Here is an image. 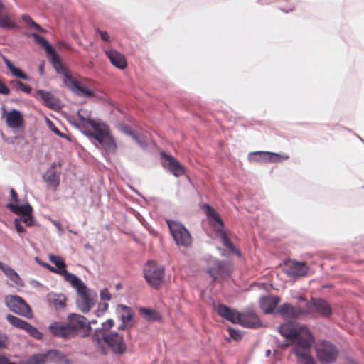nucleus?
I'll return each instance as SVG.
<instances>
[{
  "instance_id": "nucleus-6",
  "label": "nucleus",
  "mask_w": 364,
  "mask_h": 364,
  "mask_svg": "<svg viewBox=\"0 0 364 364\" xmlns=\"http://www.w3.org/2000/svg\"><path fill=\"white\" fill-rule=\"evenodd\" d=\"M92 341L98 346L107 344L115 354L122 355L127 351V344L124 338L117 332L96 331L92 336Z\"/></svg>"
},
{
  "instance_id": "nucleus-36",
  "label": "nucleus",
  "mask_w": 364,
  "mask_h": 364,
  "mask_svg": "<svg viewBox=\"0 0 364 364\" xmlns=\"http://www.w3.org/2000/svg\"><path fill=\"white\" fill-rule=\"evenodd\" d=\"M127 133L129 134L135 141V142L137 143L140 146L145 147L146 146V140L143 137L134 134L132 131H127Z\"/></svg>"
},
{
  "instance_id": "nucleus-48",
  "label": "nucleus",
  "mask_w": 364,
  "mask_h": 364,
  "mask_svg": "<svg viewBox=\"0 0 364 364\" xmlns=\"http://www.w3.org/2000/svg\"><path fill=\"white\" fill-rule=\"evenodd\" d=\"M36 262L41 265L43 267H45L47 269H48L50 272H51V269H52V266L50 265L49 264L45 262H43L41 261V259H39L38 257L36 258Z\"/></svg>"
},
{
  "instance_id": "nucleus-56",
  "label": "nucleus",
  "mask_w": 364,
  "mask_h": 364,
  "mask_svg": "<svg viewBox=\"0 0 364 364\" xmlns=\"http://www.w3.org/2000/svg\"><path fill=\"white\" fill-rule=\"evenodd\" d=\"M40 70L42 71L43 70V68L42 66L40 67Z\"/></svg>"
},
{
  "instance_id": "nucleus-29",
  "label": "nucleus",
  "mask_w": 364,
  "mask_h": 364,
  "mask_svg": "<svg viewBox=\"0 0 364 364\" xmlns=\"http://www.w3.org/2000/svg\"><path fill=\"white\" fill-rule=\"evenodd\" d=\"M4 61L5 65H6V68L13 75L23 80L28 79V76L24 73H23L20 69L16 68L9 59L4 58Z\"/></svg>"
},
{
  "instance_id": "nucleus-34",
  "label": "nucleus",
  "mask_w": 364,
  "mask_h": 364,
  "mask_svg": "<svg viewBox=\"0 0 364 364\" xmlns=\"http://www.w3.org/2000/svg\"><path fill=\"white\" fill-rule=\"evenodd\" d=\"M22 19L23 21L27 23L29 26L36 28L37 31L40 32H43L44 30L41 28L40 25L34 22L32 18L30 17V16L27 14L22 15Z\"/></svg>"
},
{
  "instance_id": "nucleus-47",
  "label": "nucleus",
  "mask_w": 364,
  "mask_h": 364,
  "mask_svg": "<svg viewBox=\"0 0 364 364\" xmlns=\"http://www.w3.org/2000/svg\"><path fill=\"white\" fill-rule=\"evenodd\" d=\"M9 89L5 85V84L0 81V93L4 95H9Z\"/></svg>"
},
{
  "instance_id": "nucleus-24",
  "label": "nucleus",
  "mask_w": 364,
  "mask_h": 364,
  "mask_svg": "<svg viewBox=\"0 0 364 364\" xmlns=\"http://www.w3.org/2000/svg\"><path fill=\"white\" fill-rule=\"evenodd\" d=\"M47 53L50 55V60L53 67L58 73L63 75L64 78L65 73H68V72L67 69L62 65L59 55L53 48H48Z\"/></svg>"
},
{
  "instance_id": "nucleus-44",
  "label": "nucleus",
  "mask_w": 364,
  "mask_h": 364,
  "mask_svg": "<svg viewBox=\"0 0 364 364\" xmlns=\"http://www.w3.org/2000/svg\"><path fill=\"white\" fill-rule=\"evenodd\" d=\"M97 32L99 33L102 40L106 42L110 41V37L108 33L105 31H101L100 29H97Z\"/></svg>"
},
{
  "instance_id": "nucleus-4",
  "label": "nucleus",
  "mask_w": 364,
  "mask_h": 364,
  "mask_svg": "<svg viewBox=\"0 0 364 364\" xmlns=\"http://www.w3.org/2000/svg\"><path fill=\"white\" fill-rule=\"evenodd\" d=\"M216 311L221 317L233 323H239L243 327L256 328L262 325L259 316L252 310L241 314L231 309L226 305L219 304Z\"/></svg>"
},
{
  "instance_id": "nucleus-49",
  "label": "nucleus",
  "mask_w": 364,
  "mask_h": 364,
  "mask_svg": "<svg viewBox=\"0 0 364 364\" xmlns=\"http://www.w3.org/2000/svg\"><path fill=\"white\" fill-rule=\"evenodd\" d=\"M51 130L55 132L57 135H58L59 136L62 137V138H65V139H68V137L66 136V134L62 133L56 127L53 126L52 128H51Z\"/></svg>"
},
{
  "instance_id": "nucleus-21",
  "label": "nucleus",
  "mask_w": 364,
  "mask_h": 364,
  "mask_svg": "<svg viewBox=\"0 0 364 364\" xmlns=\"http://www.w3.org/2000/svg\"><path fill=\"white\" fill-rule=\"evenodd\" d=\"M6 125L12 129H20L23 127L24 119L22 114L17 109H13L6 114Z\"/></svg>"
},
{
  "instance_id": "nucleus-13",
  "label": "nucleus",
  "mask_w": 364,
  "mask_h": 364,
  "mask_svg": "<svg viewBox=\"0 0 364 364\" xmlns=\"http://www.w3.org/2000/svg\"><path fill=\"white\" fill-rule=\"evenodd\" d=\"M63 82L70 91L77 96L86 97H93L95 96V93L86 87L83 82L78 81L69 73H65Z\"/></svg>"
},
{
  "instance_id": "nucleus-37",
  "label": "nucleus",
  "mask_w": 364,
  "mask_h": 364,
  "mask_svg": "<svg viewBox=\"0 0 364 364\" xmlns=\"http://www.w3.org/2000/svg\"><path fill=\"white\" fill-rule=\"evenodd\" d=\"M51 302L56 309H63L65 306V300L63 296H58L57 298L52 299Z\"/></svg>"
},
{
  "instance_id": "nucleus-22",
  "label": "nucleus",
  "mask_w": 364,
  "mask_h": 364,
  "mask_svg": "<svg viewBox=\"0 0 364 364\" xmlns=\"http://www.w3.org/2000/svg\"><path fill=\"white\" fill-rule=\"evenodd\" d=\"M280 301V298L277 296H262L260 299V307L266 314L272 313Z\"/></svg>"
},
{
  "instance_id": "nucleus-11",
  "label": "nucleus",
  "mask_w": 364,
  "mask_h": 364,
  "mask_svg": "<svg viewBox=\"0 0 364 364\" xmlns=\"http://www.w3.org/2000/svg\"><path fill=\"white\" fill-rule=\"evenodd\" d=\"M318 359L323 363L331 364L333 363L338 355L336 346L331 343L322 341L316 347Z\"/></svg>"
},
{
  "instance_id": "nucleus-15",
  "label": "nucleus",
  "mask_w": 364,
  "mask_h": 364,
  "mask_svg": "<svg viewBox=\"0 0 364 364\" xmlns=\"http://www.w3.org/2000/svg\"><path fill=\"white\" fill-rule=\"evenodd\" d=\"M208 273L213 281H223L228 278L232 272L231 265L225 261H215L213 266L208 269Z\"/></svg>"
},
{
  "instance_id": "nucleus-40",
  "label": "nucleus",
  "mask_w": 364,
  "mask_h": 364,
  "mask_svg": "<svg viewBox=\"0 0 364 364\" xmlns=\"http://www.w3.org/2000/svg\"><path fill=\"white\" fill-rule=\"evenodd\" d=\"M228 332H229V335L230 336L235 340V341H238V340H240L242 338V335L240 333V332L232 328H228Z\"/></svg>"
},
{
  "instance_id": "nucleus-12",
  "label": "nucleus",
  "mask_w": 364,
  "mask_h": 364,
  "mask_svg": "<svg viewBox=\"0 0 364 364\" xmlns=\"http://www.w3.org/2000/svg\"><path fill=\"white\" fill-rule=\"evenodd\" d=\"M6 303L13 312L28 318L33 317L30 306L21 297L16 295L8 296L6 297Z\"/></svg>"
},
{
  "instance_id": "nucleus-42",
  "label": "nucleus",
  "mask_w": 364,
  "mask_h": 364,
  "mask_svg": "<svg viewBox=\"0 0 364 364\" xmlns=\"http://www.w3.org/2000/svg\"><path fill=\"white\" fill-rule=\"evenodd\" d=\"M100 297L103 301H109L112 299V295L108 289L105 288L100 291Z\"/></svg>"
},
{
  "instance_id": "nucleus-55",
  "label": "nucleus",
  "mask_w": 364,
  "mask_h": 364,
  "mask_svg": "<svg viewBox=\"0 0 364 364\" xmlns=\"http://www.w3.org/2000/svg\"><path fill=\"white\" fill-rule=\"evenodd\" d=\"M90 81L88 79H83V82Z\"/></svg>"
},
{
  "instance_id": "nucleus-43",
  "label": "nucleus",
  "mask_w": 364,
  "mask_h": 364,
  "mask_svg": "<svg viewBox=\"0 0 364 364\" xmlns=\"http://www.w3.org/2000/svg\"><path fill=\"white\" fill-rule=\"evenodd\" d=\"M255 155H258L260 156V160H262L264 162H269L268 157L266 156V154H269V152L268 151H256L253 153Z\"/></svg>"
},
{
  "instance_id": "nucleus-27",
  "label": "nucleus",
  "mask_w": 364,
  "mask_h": 364,
  "mask_svg": "<svg viewBox=\"0 0 364 364\" xmlns=\"http://www.w3.org/2000/svg\"><path fill=\"white\" fill-rule=\"evenodd\" d=\"M139 312L141 316H144L145 319L150 321H159L161 319V316L159 313L154 309L141 308L139 310Z\"/></svg>"
},
{
  "instance_id": "nucleus-33",
  "label": "nucleus",
  "mask_w": 364,
  "mask_h": 364,
  "mask_svg": "<svg viewBox=\"0 0 364 364\" xmlns=\"http://www.w3.org/2000/svg\"><path fill=\"white\" fill-rule=\"evenodd\" d=\"M266 156L268 157L269 162L270 163H277L281 160H287L289 159V156L287 154L279 155L273 152H269V154H266Z\"/></svg>"
},
{
  "instance_id": "nucleus-5",
  "label": "nucleus",
  "mask_w": 364,
  "mask_h": 364,
  "mask_svg": "<svg viewBox=\"0 0 364 364\" xmlns=\"http://www.w3.org/2000/svg\"><path fill=\"white\" fill-rule=\"evenodd\" d=\"M202 208L205 211L210 223L214 228H215L223 245L225 246L230 252L235 254L238 257H240L241 252L235 247L232 242H231L226 232L223 230L224 222L219 214L208 204H204Z\"/></svg>"
},
{
  "instance_id": "nucleus-52",
  "label": "nucleus",
  "mask_w": 364,
  "mask_h": 364,
  "mask_svg": "<svg viewBox=\"0 0 364 364\" xmlns=\"http://www.w3.org/2000/svg\"><path fill=\"white\" fill-rule=\"evenodd\" d=\"M132 327V323H122V325L119 327V330H124L126 328H129Z\"/></svg>"
},
{
  "instance_id": "nucleus-41",
  "label": "nucleus",
  "mask_w": 364,
  "mask_h": 364,
  "mask_svg": "<svg viewBox=\"0 0 364 364\" xmlns=\"http://www.w3.org/2000/svg\"><path fill=\"white\" fill-rule=\"evenodd\" d=\"M20 220L21 223H24L27 226H31L33 222V217L31 213L30 215H25L21 216Z\"/></svg>"
},
{
  "instance_id": "nucleus-51",
  "label": "nucleus",
  "mask_w": 364,
  "mask_h": 364,
  "mask_svg": "<svg viewBox=\"0 0 364 364\" xmlns=\"http://www.w3.org/2000/svg\"><path fill=\"white\" fill-rule=\"evenodd\" d=\"M99 308L102 311V312H105L107 308H108V304L107 303H102V304H100L99 305Z\"/></svg>"
},
{
  "instance_id": "nucleus-28",
  "label": "nucleus",
  "mask_w": 364,
  "mask_h": 364,
  "mask_svg": "<svg viewBox=\"0 0 364 364\" xmlns=\"http://www.w3.org/2000/svg\"><path fill=\"white\" fill-rule=\"evenodd\" d=\"M117 310H121L120 318L123 323H132L133 314L130 308L125 305L120 304L117 306Z\"/></svg>"
},
{
  "instance_id": "nucleus-31",
  "label": "nucleus",
  "mask_w": 364,
  "mask_h": 364,
  "mask_svg": "<svg viewBox=\"0 0 364 364\" xmlns=\"http://www.w3.org/2000/svg\"><path fill=\"white\" fill-rule=\"evenodd\" d=\"M37 94L44 101L45 105L49 107H52L53 96L50 93L46 92L43 90H38Z\"/></svg>"
},
{
  "instance_id": "nucleus-35",
  "label": "nucleus",
  "mask_w": 364,
  "mask_h": 364,
  "mask_svg": "<svg viewBox=\"0 0 364 364\" xmlns=\"http://www.w3.org/2000/svg\"><path fill=\"white\" fill-rule=\"evenodd\" d=\"M33 37L38 44L42 46L46 49V52L48 50V48H53L49 44L48 41L45 38L42 37L41 36H40L37 33H33Z\"/></svg>"
},
{
  "instance_id": "nucleus-32",
  "label": "nucleus",
  "mask_w": 364,
  "mask_h": 364,
  "mask_svg": "<svg viewBox=\"0 0 364 364\" xmlns=\"http://www.w3.org/2000/svg\"><path fill=\"white\" fill-rule=\"evenodd\" d=\"M47 356L43 354L34 355L26 362V364H44Z\"/></svg>"
},
{
  "instance_id": "nucleus-19",
  "label": "nucleus",
  "mask_w": 364,
  "mask_h": 364,
  "mask_svg": "<svg viewBox=\"0 0 364 364\" xmlns=\"http://www.w3.org/2000/svg\"><path fill=\"white\" fill-rule=\"evenodd\" d=\"M277 312L285 318H299L305 316L304 308L284 303L277 309Z\"/></svg>"
},
{
  "instance_id": "nucleus-1",
  "label": "nucleus",
  "mask_w": 364,
  "mask_h": 364,
  "mask_svg": "<svg viewBox=\"0 0 364 364\" xmlns=\"http://www.w3.org/2000/svg\"><path fill=\"white\" fill-rule=\"evenodd\" d=\"M279 332L288 341L286 346H295L294 352L299 362L302 364H316L315 360L307 352L311 348L314 338L306 326L296 322H287L279 327Z\"/></svg>"
},
{
  "instance_id": "nucleus-38",
  "label": "nucleus",
  "mask_w": 364,
  "mask_h": 364,
  "mask_svg": "<svg viewBox=\"0 0 364 364\" xmlns=\"http://www.w3.org/2000/svg\"><path fill=\"white\" fill-rule=\"evenodd\" d=\"M15 87L16 90H22L23 92L29 94L31 91V88L30 86L23 83L21 81H15Z\"/></svg>"
},
{
  "instance_id": "nucleus-10",
  "label": "nucleus",
  "mask_w": 364,
  "mask_h": 364,
  "mask_svg": "<svg viewBox=\"0 0 364 364\" xmlns=\"http://www.w3.org/2000/svg\"><path fill=\"white\" fill-rule=\"evenodd\" d=\"M304 311L305 316L311 315L313 317L328 318L332 314L331 305L323 299L311 298L306 303Z\"/></svg>"
},
{
  "instance_id": "nucleus-50",
  "label": "nucleus",
  "mask_w": 364,
  "mask_h": 364,
  "mask_svg": "<svg viewBox=\"0 0 364 364\" xmlns=\"http://www.w3.org/2000/svg\"><path fill=\"white\" fill-rule=\"evenodd\" d=\"M11 200L14 201V202H18V194L17 193L14 191V189L11 188Z\"/></svg>"
},
{
  "instance_id": "nucleus-8",
  "label": "nucleus",
  "mask_w": 364,
  "mask_h": 364,
  "mask_svg": "<svg viewBox=\"0 0 364 364\" xmlns=\"http://www.w3.org/2000/svg\"><path fill=\"white\" fill-rule=\"evenodd\" d=\"M166 224L174 242L178 246L185 248L191 246L193 242L192 236L182 223L169 219L166 220Z\"/></svg>"
},
{
  "instance_id": "nucleus-7",
  "label": "nucleus",
  "mask_w": 364,
  "mask_h": 364,
  "mask_svg": "<svg viewBox=\"0 0 364 364\" xmlns=\"http://www.w3.org/2000/svg\"><path fill=\"white\" fill-rule=\"evenodd\" d=\"M70 284L76 289L78 294L77 307L82 313H87L95 304L97 298V293L90 290L79 277Z\"/></svg>"
},
{
  "instance_id": "nucleus-46",
  "label": "nucleus",
  "mask_w": 364,
  "mask_h": 364,
  "mask_svg": "<svg viewBox=\"0 0 364 364\" xmlns=\"http://www.w3.org/2000/svg\"><path fill=\"white\" fill-rule=\"evenodd\" d=\"M8 345L7 337L0 333V348H6Z\"/></svg>"
},
{
  "instance_id": "nucleus-45",
  "label": "nucleus",
  "mask_w": 364,
  "mask_h": 364,
  "mask_svg": "<svg viewBox=\"0 0 364 364\" xmlns=\"http://www.w3.org/2000/svg\"><path fill=\"white\" fill-rule=\"evenodd\" d=\"M14 225H15L16 230L18 233H22L25 231V229L21 224L20 219H18V218L15 219Z\"/></svg>"
},
{
  "instance_id": "nucleus-9",
  "label": "nucleus",
  "mask_w": 364,
  "mask_h": 364,
  "mask_svg": "<svg viewBox=\"0 0 364 364\" xmlns=\"http://www.w3.org/2000/svg\"><path fill=\"white\" fill-rule=\"evenodd\" d=\"M144 272L146 281L153 288L159 289L164 284V268L161 265L148 262Z\"/></svg>"
},
{
  "instance_id": "nucleus-30",
  "label": "nucleus",
  "mask_w": 364,
  "mask_h": 364,
  "mask_svg": "<svg viewBox=\"0 0 364 364\" xmlns=\"http://www.w3.org/2000/svg\"><path fill=\"white\" fill-rule=\"evenodd\" d=\"M0 269H1L3 272L15 284H18V282L21 279L18 274L11 267L2 263Z\"/></svg>"
},
{
  "instance_id": "nucleus-2",
  "label": "nucleus",
  "mask_w": 364,
  "mask_h": 364,
  "mask_svg": "<svg viewBox=\"0 0 364 364\" xmlns=\"http://www.w3.org/2000/svg\"><path fill=\"white\" fill-rule=\"evenodd\" d=\"M77 124L85 129L87 136L96 139L107 154L116 152L117 146L111 135L109 127L105 123L97 122L82 114L80 109L77 113Z\"/></svg>"
},
{
  "instance_id": "nucleus-57",
  "label": "nucleus",
  "mask_w": 364,
  "mask_h": 364,
  "mask_svg": "<svg viewBox=\"0 0 364 364\" xmlns=\"http://www.w3.org/2000/svg\"><path fill=\"white\" fill-rule=\"evenodd\" d=\"M2 263H3L2 262H0V267H1V264Z\"/></svg>"
},
{
  "instance_id": "nucleus-23",
  "label": "nucleus",
  "mask_w": 364,
  "mask_h": 364,
  "mask_svg": "<svg viewBox=\"0 0 364 364\" xmlns=\"http://www.w3.org/2000/svg\"><path fill=\"white\" fill-rule=\"evenodd\" d=\"M289 274L298 277L306 276L309 271V267L306 264V263L296 261L290 262L289 264Z\"/></svg>"
},
{
  "instance_id": "nucleus-54",
  "label": "nucleus",
  "mask_w": 364,
  "mask_h": 364,
  "mask_svg": "<svg viewBox=\"0 0 364 364\" xmlns=\"http://www.w3.org/2000/svg\"><path fill=\"white\" fill-rule=\"evenodd\" d=\"M56 353H57L56 351H50V352H48V355H50L52 353L55 354Z\"/></svg>"
},
{
  "instance_id": "nucleus-25",
  "label": "nucleus",
  "mask_w": 364,
  "mask_h": 364,
  "mask_svg": "<svg viewBox=\"0 0 364 364\" xmlns=\"http://www.w3.org/2000/svg\"><path fill=\"white\" fill-rule=\"evenodd\" d=\"M6 207L14 213L16 215H19L23 216L25 215H30L32 213V207L29 204L25 205H15L12 203H9Z\"/></svg>"
},
{
  "instance_id": "nucleus-16",
  "label": "nucleus",
  "mask_w": 364,
  "mask_h": 364,
  "mask_svg": "<svg viewBox=\"0 0 364 364\" xmlns=\"http://www.w3.org/2000/svg\"><path fill=\"white\" fill-rule=\"evenodd\" d=\"M6 319L13 326L25 331L33 338L38 340L42 339L43 334L36 327L30 325L23 319L11 314H8Z\"/></svg>"
},
{
  "instance_id": "nucleus-17",
  "label": "nucleus",
  "mask_w": 364,
  "mask_h": 364,
  "mask_svg": "<svg viewBox=\"0 0 364 364\" xmlns=\"http://www.w3.org/2000/svg\"><path fill=\"white\" fill-rule=\"evenodd\" d=\"M161 156L163 167L168 169L174 176L180 177L185 174V167L175 157L165 152L161 153Z\"/></svg>"
},
{
  "instance_id": "nucleus-18",
  "label": "nucleus",
  "mask_w": 364,
  "mask_h": 364,
  "mask_svg": "<svg viewBox=\"0 0 364 364\" xmlns=\"http://www.w3.org/2000/svg\"><path fill=\"white\" fill-rule=\"evenodd\" d=\"M56 166L60 167L61 163L53 162L43 176L47 187L53 191H55L60 185V173L56 171Z\"/></svg>"
},
{
  "instance_id": "nucleus-39",
  "label": "nucleus",
  "mask_w": 364,
  "mask_h": 364,
  "mask_svg": "<svg viewBox=\"0 0 364 364\" xmlns=\"http://www.w3.org/2000/svg\"><path fill=\"white\" fill-rule=\"evenodd\" d=\"M114 322L113 319H107L105 322L102 323V328L100 329H97L96 331H103L104 332H107L114 326Z\"/></svg>"
},
{
  "instance_id": "nucleus-26",
  "label": "nucleus",
  "mask_w": 364,
  "mask_h": 364,
  "mask_svg": "<svg viewBox=\"0 0 364 364\" xmlns=\"http://www.w3.org/2000/svg\"><path fill=\"white\" fill-rule=\"evenodd\" d=\"M12 15L8 14L4 10L0 13V27L3 28H13L16 26L12 19Z\"/></svg>"
},
{
  "instance_id": "nucleus-14",
  "label": "nucleus",
  "mask_w": 364,
  "mask_h": 364,
  "mask_svg": "<svg viewBox=\"0 0 364 364\" xmlns=\"http://www.w3.org/2000/svg\"><path fill=\"white\" fill-rule=\"evenodd\" d=\"M48 259L50 262L55 264V267L52 266L51 272L62 276L64 280L68 283L73 282L78 278L74 274L70 273L67 270V265L65 260L60 256L50 254Z\"/></svg>"
},
{
  "instance_id": "nucleus-53",
  "label": "nucleus",
  "mask_w": 364,
  "mask_h": 364,
  "mask_svg": "<svg viewBox=\"0 0 364 364\" xmlns=\"http://www.w3.org/2000/svg\"><path fill=\"white\" fill-rule=\"evenodd\" d=\"M298 299H299V301H306V302L308 301H306V298L305 296H299Z\"/></svg>"
},
{
  "instance_id": "nucleus-20",
  "label": "nucleus",
  "mask_w": 364,
  "mask_h": 364,
  "mask_svg": "<svg viewBox=\"0 0 364 364\" xmlns=\"http://www.w3.org/2000/svg\"><path fill=\"white\" fill-rule=\"evenodd\" d=\"M105 55L116 68L124 70L127 67V61L124 54L115 50H105Z\"/></svg>"
},
{
  "instance_id": "nucleus-3",
  "label": "nucleus",
  "mask_w": 364,
  "mask_h": 364,
  "mask_svg": "<svg viewBox=\"0 0 364 364\" xmlns=\"http://www.w3.org/2000/svg\"><path fill=\"white\" fill-rule=\"evenodd\" d=\"M91 323H95L92 321ZM90 322L86 317L77 314H70L67 323L54 322L49 326L50 333L56 337L70 339L80 333L81 330L90 331Z\"/></svg>"
}]
</instances>
